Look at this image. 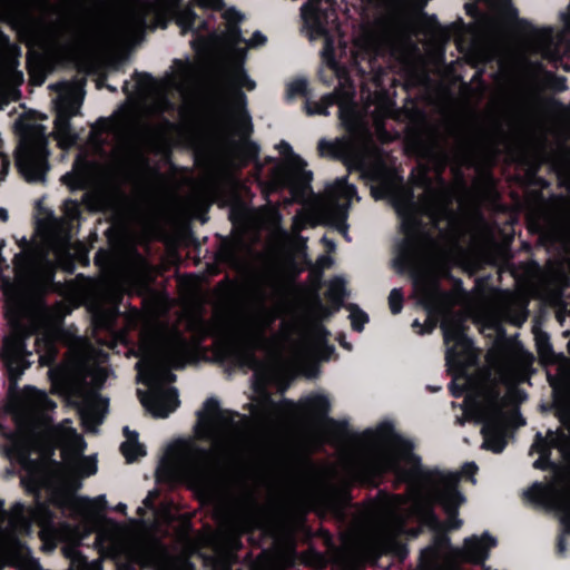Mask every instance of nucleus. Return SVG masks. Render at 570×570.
<instances>
[{"label":"nucleus","mask_w":570,"mask_h":570,"mask_svg":"<svg viewBox=\"0 0 570 570\" xmlns=\"http://www.w3.org/2000/svg\"><path fill=\"white\" fill-rule=\"evenodd\" d=\"M340 464L345 480H371L393 471L409 481L406 498H389L380 508L372 533L373 553L392 549L395 537L405 532L403 523L409 518L435 528L438 522L431 513L434 502L440 503L448 514V529L461 527L456 510L464 497L456 489L458 474L423 471L412 453V445L389 426L367 432L360 445L342 454Z\"/></svg>","instance_id":"obj_1"},{"label":"nucleus","mask_w":570,"mask_h":570,"mask_svg":"<svg viewBox=\"0 0 570 570\" xmlns=\"http://www.w3.org/2000/svg\"><path fill=\"white\" fill-rule=\"evenodd\" d=\"M53 267L42 249L22 248L14 257V282L2 279L6 296L7 317L11 333L4 338L2 355L13 375L21 374L28 366L30 355L24 347V338L39 330L36 351L39 362L49 365L56 355V341L59 336L60 314L49 311L41 302V293L51 284Z\"/></svg>","instance_id":"obj_2"},{"label":"nucleus","mask_w":570,"mask_h":570,"mask_svg":"<svg viewBox=\"0 0 570 570\" xmlns=\"http://www.w3.org/2000/svg\"><path fill=\"white\" fill-rule=\"evenodd\" d=\"M444 343L446 345V361L453 373L451 391L459 396L466 392L465 414L482 423L484 449L495 453L505 446L508 414L505 399L499 397L497 384L510 386L514 382L512 367L509 364H499L492 367L491 373L481 374L476 379H468L465 368L473 364L475 352L471 342L464 335L462 320L448 316L442 322Z\"/></svg>","instance_id":"obj_3"},{"label":"nucleus","mask_w":570,"mask_h":570,"mask_svg":"<svg viewBox=\"0 0 570 570\" xmlns=\"http://www.w3.org/2000/svg\"><path fill=\"white\" fill-rule=\"evenodd\" d=\"M394 206L401 217V225L406 238L402 264L417 274L414 281V289L419 299L423 304H431L439 296L435 278L438 274L443 272L444 258L421 232L419 216L424 214L434 222L445 217L446 204L444 197L428 194L424 200L416 205L412 203V198L406 190H400L394 196Z\"/></svg>","instance_id":"obj_4"},{"label":"nucleus","mask_w":570,"mask_h":570,"mask_svg":"<svg viewBox=\"0 0 570 570\" xmlns=\"http://www.w3.org/2000/svg\"><path fill=\"white\" fill-rule=\"evenodd\" d=\"M189 355V346L185 338L176 332L158 338L155 342L142 340L140 361L136 367L138 380L149 387L142 394L138 391L142 405L154 416L166 417L174 412L178 404L177 391L173 387L163 389L161 384L174 380L169 366H181Z\"/></svg>","instance_id":"obj_5"},{"label":"nucleus","mask_w":570,"mask_h":570,"mask_svg":"<svg viewBox=\"0 0 570 570\" xmlns=\"http://www.w3.org/2000/svg\"><path fill=\"white\" fill-rule=\"evenodd\" d=\"M248 365L255 372L253 382V396L250 397L249 411L253 420L259 425H272L283 421L298 420L313 421L320 419L314 430L317 433V441H330V430L334 423L322 419L327 412L330 403L323 395L308 396L295 404L288 400L279 403L272 401L265 391V384L273 377L272 365L265 368L264 365L248 361Z\"/></svg>","instance_id":"obj_6"},{"label":"nucleus","mask_w":570,"mask_h":570,"mask_svg":"<svg viewBox=\"0 0 570 570\" xmlns=\"http://www.w3.org/2000/svg\"><path fill=\"white\" fill-rule=\"evenodd\" d=\"M223 16L228 22L227 30L223 37L213 35L205 39L202 28H205L206 23L197 22L195 13L189 9L181 10L178 13L177 23L183 33L187 31L195 33L196 38L193 40V45L198 50L222 55L227 60H230L233 66L227 71V81L232 87L253 90L255 83L247 77L238 61L244 58L246 47L262 45L265 41V37L256 32L250 40L246 41L242 39L239 29L236 26V21L239 19L238 13L234 10H226Z\"/></svg>","instance_id":"obj_7"},{"label":"nucleus","mask_w":570,"mask_h":570,"mask_svg":"<svg viewBox=\"0 0 570 570\" xmlns=\"http://www.w3.org/2000/svg\"><path fill=\"white\" fill-rule=\"evenodd\" d=\"M197 2L208 9H219L222 6V0H197ZM302 18L304 21L303 32L312 41L324 40L323 62L333 73L340 77L337 65L333 58V50L334 42L341 33L332 0H309L302 8Z\"/></svg>","instance_id":"obj_8"},{"label":"nucleus","mask_w":570,"mask_h":570,"mask_svg":"<svg viewBox=\"0 0 570 570\" xmlns=\"http://www.w3.org/2000/svg\"><path fill=\"white\" fill-rule=\"evenodd\" d=\"M353 96V87L346 79L341 80L340 89H337L334 95L324 97L321 102L309 105L307 112L327 115V108L333 104H337L340 107V117L345 127L355 136L365 137L367 135L365 117L371 115L373 120L377 122L379 119L390 114L391 106L387 100L380 99L374 109H372L371 105H367L365 115H362L352 102Z\"/></svg>","instance_id":"obj_9"},{"label":"nucleus","mask_w":570,"mask_h":570,"mask_svg":"<svg viewBox=\"0 0 570 570\" xmlns=\"http://www.w3.org/2000/svg\"><path fill=\"white\" fill-rule=\"evenodd\" d=\"M108 365L106 355L96 353L87 345H81V351L75 360L68 361L62 368L49 371L50 379L55 390H60L61 385H67L75 379H81L94 387H99L108 377Z\"/></svg>","instance_id":"obj_10"},{"label":"nucleus","mask_w":570,"mask_h":570,"mask_svg":"<svg viewBox=\"0 0 570 570\" xmlns=\"http://www.w3.org/2000/svg\"><path fill=\"white\" fill-rule=\"evenodd\" d=\"M47 137L40 125L28 127L16 154V164L21 176L29 183H42L49 169Z\"/></svg>","instance_id":"obj_11"},{"label":"nucleus","mask_w":570,"mask_h":570,"mask_svg":"<svg viewBox=\"0 0 570 570\" xmlns=\"http://www.w3.org/2000/svg\"><path fill=\"white\" fill-rule=\"evenodd\" d=\"M206 414L200 416L198 435L213 442V450L232 454L239 450L238 434L227 416L216 409L215 402L206 403Z\"/></svg>","instance_id":"obj_12"},{"label":"nucleus","mask_w":570,"mask_h":570,"mask_svg":"<svg viewBox=\"0 0 570 570\" xmlns=\"http://www.w3.org/2000/svg\"><path fill=\"white\" fill-rule=\"evenodd\" d=\"M208 454L194 443H174L166 455L168 469L177 476L194 483H202L207 473Z\"/></svg>","instance_id":"obj_13"},{"label":"nucleus","mask_w":570,"mask_h":570,"mask_svg":"<svg viewBox=\"0 0 570 570\" xmlns=\"http://www.w3.org/2000/svg\"><path fill=\"white\" fill-rule=\"evenodd\" d=\"M52 442L61 448L66 464L81 476H89L97 472L96 460L91 456L79 455L83 452L86 443L77 434L68 420L51 430Z\"/></svg>","instance_id":"obj_14"},{"label":"nucleus","mask_w":570,"mask_h":570,"mask_svg":"<svg viewBox=\"0 0 570 570\" xmlns=\"http://www.w3.org/2000/svg\"><path fill=\"white\" fill-rule=\"evenodd\" d=\"M355 196V189L345 179H337L330 186L325 195L314 205V212L324 223L341 225L345 217L348 204Z\"/></svg>","instance_id":"obj_15"},{"label":"nucleus","mask_w":570,"mask_h":570,"mask_svg":"<svg viewBox=\"0 0 570 570\" xmlns=\"http://www.w3.org/2000/svg\"><path fill=\"white\" fill-rule=\"evenodd\" d=\"M81 100L76 88H63L56 101L55 136L62 148L75 142V135L69 128V119L77 114Z\"/></svg>","instance_id":"obj_16"},{"label":"nucleus","mask_w":570,"mask_h":570,"mask_svg":"<svg viewBox=\"0 0 570 570\" xmlns=\"http://www.w3.org/2000/svg\"><path fill=\"white\" fill-rule=\"evenodd\" d=\"M55 404L46 393L33 387H26L17 399L14 415L18 421L32 423L45 417Z\"/></svg>","instance_id":"obj_17"},{"label":"nucleus","mask_w":570,"mask_h":570,"mask_svg":"<svg viewBox=\"0 0 570 570\" xmlns=\"http://www.w3.org/2000/svg\"><path fill=\"white\" fill-rule=\"evenodd\" d=\"M278 147L286 158L283 168V184L288 186L294 195H297L305 190L312 174L304 169L305 163L292 151L289 144L283 141Z\"/></svg>","instance_id":"obj_18"},{"label":"nucleus","mask_w":570,"mask_h":570,"mask_svg":"<svg viewBox=\"0 0 570 570\" xmlns=\"http://www.w3.org/2000/svg\"><path fill=\"white\" fill-rule=\"evenodd\" d=\"M75 217V213L68 214V220ZM66 219L52 220L47 240L48 250H51L60 265H65L71 257L70 236L67 230Z\"/></svg>","instance_id":"obj_19"},{"label":"nucleus","mask_w":570,"mask_h":570,"mask_svg":"<svg viewBox=\"0 0 570 570\" xmlns=\"http://www.w3.org/2000/svg\"><path fill=\"white\" fill-rule=\"evenodd\" d=\"M277 311L275 308H259L249 318L246 326V336L254 348L269 350L264 333L276 320Z\"/></svg>","instance_id":"obj_20"},{"label":"nucleus","mask_w":570,"mask_h":570,"mask_svg":"<svg viewBox=\"0 0 570 570\" xmlns=\"http://www.w3.org/2000/svg\"><path fill=\"white\" fill-rule=\"evenodd\" d=\"M107 410V400L90 393L81 400L79 404V414L87 431L94 432L101 423Z\"/></svg>","instance_id":"obj_21"},{"label":"nucleus","mask_w":570,"mask_h":570,"mask_svg":"<svg viewBox=\"0 0 570 570\" xmlns=\"http://www.w3.org/2000/svg\"><path fill=\"white\" fill-rule=\"evenodd\" d=\"M196 76V68L191 63L178 61L174 66L171 76L166 80L164 89H175L180 95H186L194 87Z\"/></svg>","instance_id":"obj_22"},{"label":"nucleus","mask_w":570,"mask_h":570,"mask_svg":"<svg viewBox=\"0 0 570 570\" xmlns=\"http://www.w3.org/2000/svg\"><path fill=\"white\" fill-rule=\"evenodd\" d=\"M32 446L31 438L26 432L19 431L17 434L9 436L8 455L19 462L26 470H29V455Z\"/></svg>","instance_id":"obj_23"},{"label":"nucleus","mask_w":570,"mask_h":570,"mask_svg":"<svg viewBox=\"0 0 570 570\" xmlns=\"http://www.w3.org/2000/svg\"><path fill=\"white\" fill-rule=\"evenodd\" d=\"M21 80V75L10 72L0 76V109L11 100L17 99V85Z\"/></svg>","instance_id":"obj_24"},{"label":"nucleus","mask_w":570,"mask_h":570,"mask_svg":"<svg viewBox=\"0 0 570 570\" xmlns=\"http://www.w3.org/2000/svg\"><path fill=\"white\" fill-rule=\"evenodd\" d=\"M125 434L127 440L121 444V452L127 459L128 462L136 460L139 456L145 454L144 448L137 441V434L130 433L127 428H125Z\"/></svg>","instance_id":"obj_25"},{"label":"nucleus","mask_w":570,"mask_h":570,"mask_svg":"<svg viewBox=\"0 0 570 570\" xmlns=\"http://www.w3.org/2000/svg\"><path fill=\"white\" fill-rule=\"evenodd\" d=\"M557 491L556 484H549V485H542V484H534L532 488H530L525 494L534 501L538 502H551L554 503V492Z\"/></svg>","instance_id":"obj_26"},{"label":"nucleus","mask_w":570,"mask_h":570,"mask_svg":"<svg viewBox=\"0 0 570 570\" xmlns=\"http://www.w3.org/2000/svg\"><path fill=\"white\" fill-rule=\"evenodd\" d=\"M327 295L333 302H341L346 295L345 281L342 277H335L328 283Z\"/></svg>","instance_id":"obj_27"},{"label":"nucleus","mask_w":570,"mask_h":570,"mask_svg":"<svg viewBox=\"0 0 570 570\" xmlns=\"http://www.w3.org/2000/svg\"><path fill=\"white\" fill-rule=\"evenodd\" d=\"M354 47L356 49V55L374 50L375 45L373 36L368 31H364L360 37L355 39Z\"/></svg>","instance_id":"obj_28"},{"label":"nucleus","mask_w":570,"mask_h":570,"mask_svg":"<svg viewBox=\"0 0 570 570\" xmlns=\"http://www.w3.org/2000/svg\"><path fill=\"white\" fill-rule=\"evenodd\" d=\"M131 35V28L117 27V29L112 31V39L110 40V42L115 46L127 43L130 40Z\"/></svg>","instance_id":"obj_29"},{"label":"nucleus","mask_w":570,"mask_h":570,"mask_svg":"<svg viewBox=\"0 0 570 570\" xmlns=\"http://www.w3.org/2000/svg\"><path fill=\"white\" fill-rule=\"evenodd\" d=\"M350 320L354 330L362 331L364 324L367 322V316L365 315L364 312L355 307H351Z\"/></svg>","instance_id":"obj_30"},{"label":"nucleus","mask_w":570,"mask_h":570,"mask_svg":"<svg viewBox=\"0 0 570 570\" xmlns=\"http://www.w3.org/2000/svg\"><path fill=\"white\" fill-rule=\"evenodd\" d=\"M403 295L400 289L394 288L391 291L389 296V305L393 314L399 313L402 309Z\"/></svg>","instance_id":"obj_31"},{"label":"nucleus","mask_w":570,"mask_h":570,"mask_svg":"<svg viewBox=\"0 0 570 570\" xmlns=\"http://www.w3.org/2000/svg\"><path fill=\"white\" fill-rule=\"evenodd\" d=\"M537 345H538V352H539L540 357L544 362H551L552 361V352H551V347H550L549 343L547 342V340L542 338V337L538 338Z\"/></svg>","instance_id":"obj_32"},{"label":"nucleus","mask_w":570,"mask_h":570,"mask_svg":"<svg viewBox=\"0 0 570 570\" xmlns=\"http://www.w3.org/2000/svg\"><path fill=\"white\" fill-rule=\"evenodd\" d=\"M118 534L120 532V527L115 522H106L104 528L99 531L98 538L102 544H107V535L108 533Z\"/></svg>","instance_id":"obj_33"},{"label":"nucleus","mask_w":570,"mask_h":570,"mask_svg":"<svg viewBox=\"0 0 570 570\" xmlns=\"http://www.w3.org/2000/svg\"><path fill=\"white\" fill-rule=\"evenodd\" d=\"M494 11L503 10L508 6L509 0H483Z\"/></svg>","instance_id":"obj_34"},{"label":"nucleus","mask_w":570,"mask_h":570,"mask_svg":"<svg viewBox=\"0 0 570 570\" xmlns=\"http://www.w3.org/2000/svg\"><path fill=\"white\" fill-rule=\"evenodd\" d=\"M73 504L78 505L80 513H86V510L89 508L90 502L85 499H71Z\"/></svg>","instance_id":"obj_35"},{"label":"nucleus","mask_w":570,"mask_h":570,"mask_svg":"<svg viewBox=\"0 0 570 570\" xmlns=\"http://www.w3.org/2000/svg\"><path fill=\"white\" fill-rule=\"evenodd\" d=\"M371 176L374 180H377V181L384 180V171H383L381 165H379L377 168L372 170Z\"/></svg>","instance_id":"obj_36"},{"label":"nucleus","mask_w":570,"mask_h":570,"mask_svg":"<svg viewBox=\"0 0 570 570\" xmlns=\"http://www.w3.org/2000/svg\"><path fill=\"white\" fill-rule=\"evenodd\" d=\"M305 89V82L304 81H297L293 85H291L289 90L292 94H298L302 92Z\"/></svg>","instance_id":"obj_37"},{"label":"nucleus","mask_w":570,"mask_h":570,"mask_svg":"<svg viewBox=\"0 0 570 570\" xmlns=\"http://www.w3.org/2000/svg\"><path fill=\"white\" fill-rule=\"evenodd\" d=\"M476 471V465L474 463H466L463 469H462V473L464 474H474Z\"/></svg>","instance_id":"obj_38"},{"label":"nucleus","mask_w":570,"mask_h":570,"mask_svg":"<svg viewBox=\"0 0 570 570\" xmlns=\"http://www.w3.org/2000/svg\"><path fill=\"white\" fill-rule=\"evenodd\" d=\"M288 346V342L285 337H282L279 342L277 343L278 350H285Z\"/></svg>","instance_id":"obj_39"},{"label":"nucleus","mask_w":570,"mask_h":570,"mask_svg":"<svg viewBox=\"0 0 570 570\" xmlns=\"http://www.w3.org/2000/svg\"><path fill=\"white\" fill-rule=\"evenodd\" d=\"M320 150L322 154H326L327 153V148L330 149L331 148V145L328 142H325V141H321L320 145Z\"/></svg>","instance_id":"obj_40"},{"label":"nucleus","mask_w":570,"mask_h":570,"mask_svg":"<svg viewBox=\"0 0 570 570\" xmlns=\"http://www.w3.org/2000/svg\"><path fill=\"white\" fill-rule=\"evenodd\" d=\"M126 508H127V507H126V504H124V503H119V504H117V505L115 507V510H116V511H118V512L125 513Z\"/></svg>","instance_id":"obj_41"},{"label":"nucleus","mask_w":570,"mask_h":570,"mask_svg":"<svg viewBox=\"0 0 570 570\" xmlns=\"http://www.w3.org/2000/svg\"><path fill=\"white\" fill-rule=\"evenodd\" d=\"M559 550L560 551L564 550L563 539H560V541H559Z\"/></svg>","instance_id":"obj_42"},{"label":"nucleus","mask_w":570,"mask_h":570,"mask_svg":"<svg viewBox=\"0 0 570 570\" xmlns=\"http://www.w3.org/2000/svg\"><path fill=\"white\" fill-rule=\"evenodd\" d=\"M297 353L299 354L298 357H301L303 354H305V350L303 347H299V350L297 351Z\"/></svg>","instance_id":"obj_43"},{"label":"nucleus","mask_w":570,"mask_h":570,"mask_svg":"<svg viewBox=\"0 0 570 570\" xmlns=\"http://www.w3.org/2000/svg\"><path fill=\"white\" fill-rule=\"evenodd\" d=\"M534 466H537V468H542L541 461H540V460H538V461L534 463Z\"/></svg>","instance_id":"obj_44"},{"label":"nucleus","mask_w":570,"mask_h":570,"mask_svg":"<svg viewBox=\"0 0 570 570\" xmlns=\"http://www.w3.org/2000/svg\"><path fill=\"white\" fill-rule=\"evenodd\" d=\"M416 326H419V322H417V321H414V322H413V327H416Z\"/></svg>","instance_id":"obj_45"},{"label":"nucleus","mask_w":570,"mask_h":570,"mask_svg":"<svg viewBox=\"0 0 570 570\" xmlns=\"http://www.w3.org/2000/svg\"><path fill=\"white\" fill-rule=\"evenodd\" d=\"M115 539L114 538H110V544H114L115 543Z\"/></svg>","instance_id":"obj_46"}]
</instances>
